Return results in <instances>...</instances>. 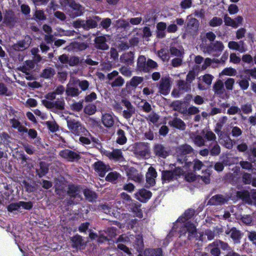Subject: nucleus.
Returning <instances> with one entry per match:
<instances>
[{"instance_id": "nucleus-63", "label": "nucleus", "mask_w": 256, "mask_h": 256, "mask_svg": "<svg viewBox=\"0 0 256 256\" xmlns=\"http://www.w3.org/2000/svg\"><path fill=\"white\" fill-rule=\"evenodd\" d=\"M220 152V148L216 142L210 150V154L212 156H218Z\"/></svg>"}, {"instance_id": "nucleus-58", "label": "nucleus", "mask_w": 256, "mask_h": 256, "mask_svg": "<svg viewBox=\"0 0 256 256\" xmlns=\"http://www.w3.org/2000/svg\"><path fill=\"white\" fill-rule=\"evenodd\" d=\"M235 80L232 78H228L224 82V85L226 90H232L234 88Z\"/></svg>"}, {"instance_id": "nucleus-56", "label": "nucleus", "mask_w": 256, "mask_h": 256, "mask_svg": "<svg viewBox=\"0 0 256 256\" xmlns=\"http://www.w3.org/2000/svg\"><path fill=\"white\" fill-rule=\"evenodd\" d=\"M116 26L118 28H127L130 27V24L128 21L120 19L116 21Z\"/></svg>"}, {"instance_id": "nucleus-15", "label": "nucleus", "mask_w": 256, "mask_h": 256, "mask_svg": "<svg viewBox=\"0 0 256 256\" xmlns=\"http://www.w3.org/2000/svg\"><path fill=\"white\" fill-rule=\"evenodd\" d=\"M104 154L110 160H122L123 156L121 150L118 149L114 150L112 151H104Z\"/></svg>"}, {"instance_id": "nucleus-1", "label": "nucleus", "mask_w": 256, "mask_h": 256, "mask_svg": "<svg viewBox=\"0 0 256 256\" xmlns=\"http://www.w3.org/2000/svg\"><path fill=\"white\" fill-rule=\"evenodd\" d=\"M194 211L193 210L190 209L186 210L184 214L178 218L176 222L178 224H180L184 225L180 232L181 234H184L186 232H188L189 240H191L193 236H194V234L196 232V226L188 221V219L194 214Z\"/></svg>"}, {"instance_id": "nucleus-3", "label": "nucleus", "mask_w": 256, "mask_h": 256, "mask_svg": "<svg viewBox=\"0 0 256 256\" xmlns=\"http://www.w3.org/2000/svg\"><path fill=\"white\" fill-rule=\"evenodd\" d=\"M67 126L68 129L75 135L88 136L90 132L82 126V124L75 120L67 119Z\"/></svg>"}, {"instance_id": "nucleus-34", "label": "nucleus", "mask_w": 256, "mask_h": 256, "mask_svg": "<svg viewBox=\"0 0 256 256\" xmlns=\"http://www.w3.org/2000/svg\"><path fill=\"white\" fill-rule=\"evenodd\" d=\"M120 61L127 64H130L134 61V54L132 52H128L123 54L120 56Z\"/></svg>"}, {"instance_id": "nucleus-23", "label": "nucleus", "mask_w": 256, "mask_h": 256, "mask_svg": "<svg viewBox=\"0 0 256 256\" xmlns=\"http://www.w3.org/2000/svg\"><path fill=\"white\" fill-rule=\"evenodd\" d=\"M188 172L192 170H199L204 166L203 163L200 160L196 159L192 162H185Z\"/></svg>"}, {"instance_id": "nucleus-29", "label": "nucleus", "mask_w": 256, "mask_h": 256, "mask_svg": "<svg viewBox=\"0 0 256 256\" xmlns=\"http://www.w3.org/2000/svg\"><path fill=\"white\" fill-rule=\"evenodd\" d=\"M168 124L170 126L180 130H184L186 128L184 122L181 119L178 118H175L169 121Z\"/></svg>"}, {"instance_id": "nucleus-62", "label": "nucleus", "mask_w": 256, "mask_h": 256, "mask_svg": "<svg viewBox=\"0 0 256 256\" xmlns=\"http://www.w3.org/2000/svg\"><path fill=\"white\" fill-rule=\"evenodd\" d=\"M121 198L122 200V204H124L126 205H130L132 203V200L130 196L125 192L121 194Z\"/></svg>"}, {"instance_id": "nucleus-10", "label": "nucleus", "mask_w": 256, "mask_h": 256, "mask_svg": "<svg viewBox=\"0 0 256 256\" xmlns=\"http://www.w3.org/2000/svg\"><path fill=\"white\" fill-rule=\"evenodd\" d=\"M171 84L169 77H162L159 83L158 88L160 94L164 95H167L169 94L170 90Z\"/></svg>"}, {"instance_id": "nucleus-48", "label": "nucleus", "mask_w": 256, "mask_h": 256, "mask_svg": "<svg viewBox=\"0 0 256 256\" xmlns=\"http://www.w3.org/2000/svg\"><path fill=\"white\" fill-rule=\"evenodd\" d=\"M224 24L227 26H232L234 28H237V24L234 22V20L226 15L224 18Z\"/></svg>"}, {"instance_id": "nucleus-55", "label": "nucleus", "mask_w": 256, "mask_h": 256, "mask_svg": "<svg viewBox=\"0 0 256 256\" xmlns=\"http://www.w3.org/2000/svg\"><path fill=\"white\" fill-rule=\"evenodd\" d=\"M158 56L163 61H168L170 59L168 51L166 50L162 49L159 50Z\"/></svg>"}, {"instance_id": "nucleus-39", "label": "nucleus", "mask_w": 256, "mask_h": 256, "mask_svg": "<svg viewBox=\"0 0 256 256\" xmlns=\"http://www.w3.org/2000/svg\"><path fill=\"white\" fill-rule=\"evenodd\" d=\"M34 67V63L32 60H26L24 65L21 68L22 71L26 74H29L31 70Z\"/></svg>"}, {"instance_id": "nucleus-7", "label": "nucleus", "mask_w": 256, "mask_h": 256, "mask_svg": "<svg viewBox=\"0 0 256 256\" xmlns=\"http://www.w3.org/2000/svg\"><path fill=\"white\" fill-rule=\"evenodd\" d=\"M61 5L63 6H68L72 9L76 10L74 14H70L72 17L80 15L82 12V7L78 4L76 3L74 0H58Z\"/></svg>"}, {"instance_id": "nucleus-45", "label": "nucleus", "mask_w": 256, "mask_h": 256, "mask_svg": "<svg viewBox=\"0 0 256 256\" xmlns=\"http://www.w3.org/2000/svg\"><path fill=\"white\" fill-rule=\"evenodd\" d=\"M66 92L68 96H76L80 94L78 88L69 86H68L66 90Z\"/></svg>"}, {"instance_id": "nucleus-50", "label": "nucleus", "mask_w": 256, "mask_h": 256, "mask_svg": "<svg viewBox=\"0 0 256 256\" xmlns=\"http://www.w3.org/2000/svg\"><path fill=\"white\" fill-rule=\"evenodd\" d=\"M44 124L52 132H55L58 129V126L54 121H47Z\"/></svg>"}, {"instance_id": "nucleus-52", "label": "nucleus", "mask_w": 256, "mask_h": 256, "mask_svg": "<svg viewBox=\"0 0 256 256\" xmlns=\"http://www.w3.org/2000/svg\"><path fill=\"white\" fill-rule=\"evenodd\" d=\"M96 107L94 104H89L84 108V111L86 114L92 115L96 112Z\"/></svg>"}, {"instance_id": "nucleus-2", "label": "nucleus", "mask_w": 256, "mask_h": 256, "mask_svg": "<svg viewBox=\"0 0 256 256\" xmlns=\"http://www.w3.org/2000/svg\"><path fill=\"white\" fill-rule=\"evenodd\" d=\"M117 242L126 243H133L134 247L138 251H140L144 246L142 236L140 234L134 236L133 234H122L118 238Z\"/></svg>"}, {"instance_id": "nucleus-57", "label": "nucleus", "mask_w": 256, "mask_h": 256, "mask_svg": "<svg viewBox=\"0 0 256 256\" xmlns=\"http://www.w3.org/2000/svg\"><path fill=\"white\" fill-rule=\"evenodd\" d=\"M140 204H135L132 208V212L136 216L142 218L143 216L142 212L140 209Z\"/></svg>"}, {"instance_id": "nucleus-61", "label": "nucleus", "mask_w": 256, "mask_h": 256, "mask_svg": "<svg viewBox=\"0 0 256 256\" xmlns=\"http://www.w3.org/2000/svg\"><path fill=\"white\" fill-rule=\"evenodd\" d=\"M124 84V78L122 76H118L110 84L112 87H118L122 86Z\"/></svg>"}, {"instance_id": "nucleus-24", "label": "nucleus", "mask_w": 256, "mask_h": 256, "mask_svg": "<svg viewBox=\"0 0 256 256\" xmlns=\"http://www.w3.org/2000/svg\"><path fill=\"white\" fill-rule=\"evenodd\" d=\"M226 234H229L235 243L240 242V240L242 237L241 232L234 228H232L229 231H226Z\"/></svg>"}, {"instance_id": "nucleus-46", "label": "nucleus", "mask_w": 256, "mask_h": 256, "mask_svg": "<svg viewBox=\"0 0 256 256\" xmlns=\"http://www.w3.org/2000/svg\"><path fill=\"white\" fill-rule=\"evenodd\" d=\"M208 250H210L211 254L214 256H219L220 252L218 246H214V242L210 244L207 247Z\"/></svg>"}, {"instance_id": "nucleus-59", "label": "nucleus", "mask_w": 256, "mask_h": 256, "mask_svg": "<svg viewBox=\"0 0 256 256\" xmlns=\"http://www.w3.org/2000/svg\"><path fill=\"white\" fill-rule=\"evenodd\" d=\"M178 86L179 88L188 91L190 89V84L188 82H185L184 81L179 80L178 81Z\"/></svg>"}, {"instance_id": "nucleus-28", "label": "nucleus", "mask_w": 256, "mask_h": 256, "mask_svg": "<svg viewBox=\"0 0 256 256\" xmlns=\"http://www.w3.org/2000/svg\"><path fill=\"white\" fill-rule=\"evenodd\" d=\"M154 152L157 156L162 158H166L168 154L166 148L162 144H156L154 148Z\"/></svg>"}, {"instance_id": "nucleus-5", "label": "nucleus", "mask_w": 256, "mask_h": 256, "mask_svg": "<svg viewBox=\"0 0 256 256\" xmlns=\"http://www.w3.org/2000/svg\"><path fill=\"white\" fill-rule=\"evenodd\" d=\"M134 148V153L138 158H147L150 156L149 147L144 143L136 144Z\"/></svg>"}, {"instance_id": "nucleus-60", "label": "nucleus", "mask_w": 256, "mask_h": 256, "mask_svg": "<svg viewBox=\"0 0 256 256\" xmlns=\"http://www.w3.org/2000/svg\"><path fill=\"white\" fill-rule=\"evenodd\" d=\"M64 101L62 98L58 99L57 100L54 102V108L61 110H64Z\"/></svg>"}, {"instance_id": "nucleus-25", "label": "nucleus", "mask_w": 256, "mask_h": 256, "mask_svg": "<svg viewBox=\"0 0 256 256\" xmlns=\"http://www.w3.org/2000/svg\"><path fill=\"white\" fill-rule=\"evenodd\" d=\"M228 198L222 195H216L213 196L209 200L208 202L212 205H220L226 202Z\"/></svg>"}, {"instance_id": "nucleus-11", "label": "nucleus", "mask_w": 256, "mask_h": 256, "mask_svg": "<svg viewBox=\"0 0 256 256\" xmlns=\"http://www.w3.org/2000/svg\"><path fill=\"white\" fill-rule=\"evenodd\" d=\"M59 154L61 157L68 162H74L79 160L80 158V154L77 152L68 149L61 150Z\"/></svg>"}, {"instance_id": "nucleus-38", "label": "nucleus", "mask_w": 256, "mask_h": 256, "mask_svg": "<svg viewBox=\"0 0 256 256\" xmlns=\"http://www.w3.org/2000/svg\"><path fill=\"white\" fill-rule=\"evenodd\" d=\"M10 124L12 126L18 130L20 132H27L28 128L22 126L20 122L16 119L10 120Z\"/></svg>"}, {"instance_id": "nucleus-4", "label": "nucleus", "mask_w": 256, "mask_h": 256, "mask_svg": "<svg viewBox=\"0 0 256 256\" xmlns=\"http://www.w3.org/2000/svg\"><path fill=\"white\" fill-rule=\"evenodd\" d=\"M80 193V190L78 186L74 185L70 186L68 190V194L70 197V200L68 202V204H78L82 200Z\"/></svg>"}, {"instance_id": "nucleus-43", "label": "nucleus", "mask_w": 256, "mask_h": 256, "mask_svg": "<svg viewBox=\"0 0 256 256\" xmlns=\"http://www.w3.org/2000/svg\"><path fill=\"white\" fill-rule=\"evenodd\" d=\"M174 174L176 178L177 176H180L182 175L186 172L188 173V170L186 165V162H184V166H183V168H181L179 166H178L174 171Z\"/></svg>"}, {"instance_id": "nucleus-51", "label": "nucleus", "mask_w": 256, "mask_h": 256, "mask_svg": "<svg viewBox=\"0 0 256 256\" xmlns=\"http://www.w3.org/2000/svg\"><path fill=\"white\" fill-rule=\"evenodd\" d=\"M228 118L226 116H222L218 120V122L216 124L215 132L218 133L221 130L223 125L226 122Z\"/></svg>"}, {"instance_id": "nucleus-35", "label": "nucleus", "mask_w": 256, "mask_h": 256, "mask_svg": "<svg viewBox=\"0 0 256 256\" xmlns=\"http://www.w3.org/2000/svg\"><path fill=\"white\" fill-rule=\"evenodd\" d=\"M40 168L36 170V172L39 177L41 178L45 176L48 172V166L44 162H40Z\"/></svg>"}, {"instance_id": "nucleus-18", "label": "nucleus", "mask_w": 256, "mask_h": 256, "mask_svg": "<svg viewBox=\"0 0 256 256\" xmlns=\"http://www.w3.org/2000/svg\"><path fill=\"white\" fill-rule=\"evenodd\" d=\"M31 43V39L30 36H26L24 39L15 44L13 46V48L18 51H22L27 48Z\"/></svg>"}, {"instance_id": "nucleus-37", "label": "nucleus", "mask_w": 256, "mask_h": 256, "mask_svg": "<svg viewBox=\"0 0 256 256\" xmlns=\"http://www.w3.org/2000/svg\"><path fill=\"white\" fill-rule=\"evenodd\" d=\"M72 246L76 248H80L84 244L83 240L80 236L76 235L71 238Z\"/></svg>"}, {"instance_id": "nucleus-14", "label": "nucleus", "mask_w": 256, "mask_h": 256, "mask_svg": "<svg viewBox=\"0 0 256 256\" xmlns=\"http://www.w3.org/2000/svg\"><path fill=\"white\" fill-rule=\"evenodd\" d=\"M194 236H193L192 238H196V240H199L202 242L206 241V236H207L208 240H212L214 237V232L210 230H206L204 232V234L203 232H196H196L194 234Z\"/></svg>"}, {"instance_id": "nucleus-27", "label": "nucleus", "mask_w": 256, "mask_h": 256, "mask_svg": "<svg viewBox=\"0 0 256 256\" xmlns=\"http://www.w3.org/2000/svg\"><path fill=\"white\" fill-rule=\"evenodd\" d=\"M96 47L98 49L106 50L108 49V46L106 44V38L104 36H98L95 38Z\"/></svg>"}, {"instance_id": "nucleus-33", "label": "nucleus", "mask_w": 256, "mask_h": 256, "mask_svg": "<svg viewBox=\"0 0 256 256\" xmlns=\"http://www.w3.org/2000/svg\"><path fill=\"white\" fill-rule=\"evenodd\" d=\"M172 107L174 110L178 111L182 114H186V108L184 107V104L180 101L176 100L172 104Z\"/></svg>"}, {"instance_id": "nucleus-64", "label": "nucleus", "mask_w": 256, "mask_h": 256, "mask_svg": "<svg viewBox=\"0 0 256 256\" xmlns=\"http://www.w3.org/2000/svg\"><path fill=\"white\" fill-rule=\"evenodd\" d=\"M143 80V78L140 76H134L130 81V85L136 86L140 84Z\"/></svg>"}, {"instance_id": "nucleus-54", "label": "nucleus", "mask_w": 256, "mask_h": 256, "mask_svg": "<svg viewBox=\"0 0 256 256\" xmlns=\"http://www.w3.org/2000/svg\"><path fill=\"white\" fill-rule=\"evenodd\" d=\"M222 23V20L220 18L214 17L209 22L210 26L212 27L220 26Z\"/></svg>"}, {"instance_id": "nucleus-8", "label": "nucleus", "mask_w": 256, "mask_h": 256, "mask_svg": "<svg viewBox=\"0 0 256 256\" xmlns=\"http://www.w3.org/2000/svg\"><path fill=\"white\" fill-rule=\"evenodd\" d=\"M122 103L124 106L122 116L126 120H129L135 113L136 109L131 102L126 98L122 99Z\"/></svg>"}, {"instance_id": "nucleus-40", "label": "nucleus", "mask_w": 256, "mask_h": 256, "mask_svg": "<svg viewBox=\"0 0 256 256\" xmlns=\"http://www.w3.org/2000/svg\"><path fill=\"white\" fill-rule=\"evenodd\" d=\"M118 138L116 142L120 144H124L127 140V138L125 136V132L122 130H118L117 132Z\"/></svg>"}, {"instance_id": "nucleus-41", "label": "nucleus", "mask_w": 256, "mask_h": 256, "mask_svg": "<svg viewBox=\"0 0 256 256\" xmlns=\"http://www.w3.org/2000/svg\"><path fill=\"white\" fill-rule=\"evenodd\" d=\"M84 194L86 198L90 202L96 200L97 198L96 194L90 190H85L84 192Z\"/></svg>"}, {"instance_id": "nucleus-12", "label": "nucleus", "mask_w": 256, "mask_h": 256, "mask_svg": "<svg viewBox=\"0 0 256 256\" xmlns=\"http://www.w3.org/2000/svg\"><path fill=\"white\" fill-rule=\"evenodd\" d=\"M238 195L245 202L248 204H256V192H250L248 191L238 192Z\"/></svg>"}, {"instance_id": "nucleus-22", "label": "nucleus", "mask_w": 256, "mask_h": 256, "mask_svg": "<svg viewBox=\"0 0 256 256\" xmlns=\"http://www.w3.org/2000/svg\"><path fill=\"white\" fill-rule=\"evenodd\" d=\"M228 47L230 49L237 50L240 52H244L246 50V48L244 46V42L242 41L239 42L230 41L228 43Z\"/></svg>"}, {"instance_id": "nucleus-30", "label": "nucleus", "mask_w": 256, "mask_h": 256, "mask_svg": "<svg viewBox=\"0 0 256 256\" xmlns=\"http://www.w3.org/2000/svg\"><path fill=\"white\" fill-rule=\"evenodd\" d=\"M128 178L134 182H140L142 180V176L135 168H132L128 173Z\"/></svg>"}, {"instance_id": "nucleus-13", "label": "nucleus", "mask_w": 256, "mask_h": 256, "mask_svg": "<svg viewBox=\"0 0 256 256\" xmlns=\"http://www.w3.org/2000/svg\"><path fill=\"white\" fill-rule=\"evenodd\" d=\"M94 167L96 172L101 177H104L106 172L110 170V168L108 165H106L103 162L100 161L95 162L94 164Z\"/></svg>"}, {"instance_id": "nucleus-19", "label": "nucleus", "mask_w": 256, "mask_h": 256, "mask_svg": "<svg viewBox=\"0 0 256 256\" xmlns=\"http://www.w3.org/2000/svg\"><path fill=\"white\" fill-rule=\"evenodd\" d=\"M214 94L220 96L226 95V91L224 87V83L220 80H216L212 88Z\"/></svg>"}, {"instance_id": "nucleus-6", "label": "nucleus", "mask_w": 256, "mask_h": 256, "mask_svg": "<svg viewBox=\"0 0 256 256\" xmlns=\"http://www.w3.org/2000/svg\"><path fill=\"white\" fill-rule=\"evenodd\" d=\"M192 151L193 149L191 146L186 144L178 146L176 149L178 162L181 164L186 162V155L192 153Z\"/></svg>"}, {"instance_id": "nucleus-53", "label": "nucleus", "mask_w": 256, "mask_h": 256, "mask_svg": "<svg viewBox=\"0 0 256 256\" xmlns=\"http://www.w3.org/2000/svg\"><path fill=\"white\" fill-rule=\"evenodd\" d=\"M214 246H218L219 248H221L224 250H229V246L227 243L220 240H216L214 242Z\"/></svg>"}, {"instance_id": "nucleus-36", "label": "nucleus", "mask_w": 256, "mask_h": 256, "mask_svg": "<svg viewBox=\"0 0 256 256\" xmlns=\"http://www.w3.org/2000/svg\"><path fill=\"white\" fill-rule=\"evenodd\" d=\"M144 254L145 256H162V250L161 248L147 249Z\"/></svg>"}, {"instance_id": "nucleus-31", "label": "nucleus", "mask_w": 256, "mask_h": 256, "mask_svg": "<svg viewBox=\"0 0 256 256\" xmlns=\"http://www.w3.org/2000/svg\"><path fill=\"white\" fill-rule=\"evenodd\" d=\"M240 79L237 81V84H238L241 90H246L250 86L249 81L250 80V77L244 78L242 75L240 76Z\"/></svg>"}, {"instance_id": "nucleus-17", "label": "nucleus", "mask_w": 256, "mask_h": 256, "mask_svg": "<svg viewBox=\"0 0 256 256\" xmlns=\"http://www.w3.org/2000/svg\"><path fill=\"white\" fill-rule=\"evenodd\" d=\"M102 122L106 128L112 127L114 123V116L112 114L105 113L102 116Z\"/></svg>"}, {"instance_id": "nucleus-26", "label": "nucleus", "mask_w": 256, "mask_h": 256, "mask_svg": "<svg viewBox=\"0 0 256 256\" xmlns=\"http://www.w3.org/2000/svg\"><path fill=\"white\" fill-rule=\"evenodd\" d=\"M187 27L188 30L193 31H197L199 28V22L196 18L191 17V16H187Z\"/></svg>"}, {"instance_id": "nucleus-20", "label": "nucleus", "mask_w": 256, "mask_h": 256, "mask_svg": "<svg viewBox=\"0 0 256 256\" xmlns=\"http://www.w3.org/2000/svg\"><path fill=\"white\" fill-rule=\"evenodd\" d=\"M157 176V173L156 170L152 166L148 168V171L146 174V180L148 184L153 186L155 184V178Z\"/></svg>"}, {"instance_id": "nucleus-9", "label": "nucleus", "mask_w": 256, "mask_h": 256, "mask_svg": "<svg viewBox=\"0 0 256 256\" xmlns=\"http://www.w3.org/2000/svg\"><path fill=\"white\" fill-rule=\"evenodd\" d=\"M224 46L222 42L216 41L212 44L206 48L207 52L210 54L214 56H218L220 52L224 50Z\"/></svg>"}, {"instance_id": "nucleus-49", "label": "nucleus", "mask_w": 256, "mask_h": 256, "mask_svg": "<svg viewBox=\"0 0 256 256\" xmlns=\"http://www.w3.org/2000/svg\"><path fill=\"white\" fill-rule=\"evenodd\" d=\"M85 30L94 28L97 26L96 21L93 18L89 19L86 21L84 20Z\"/></svg>"}, {"instance_id": "nucleus-47", "label": "nucleus", "mask_w": 256, "mask_h": 256, "mask_svg": "<svg viewBox=\"0 0 256 256\" xmlns=\"http://www.w3.org/2000/svg\"><path fill=\"white\" fill-rule=\"evenodd\" d=\"M55 74L54 70L52 68H47L43 70L42 76L46 78H49L54 76Z\"/></svg>"}, {"instance_id": "nucleus-21", "label": "nucleus", "mask_w": 256, "mask_h": 256, "mask_svg": "<svg viewBox=\"0 0 256 256\" xmlns=\"http://www.w3.org/2000/svg\"><path fill=\"white\" fill-rule=\"evenodd\" d=\"M122 204L120 201H117L112 206V207H110L107 205H103L102 206V209L104 210L105 213L108 214L110 215H113L114 216L116 217V214L114 212V208H116L117 209L120 210L122 208Z\"/></svg>"}, {"instance_id": "nucleus-32", "label": "nucleus", "mask_w": 256, "mask_h": 256, "mask_svg": "<svg viewBox=\"0 0 256 256\" xmlns=\"http://www.w3.org/2000/svg\"><path fill=\"white\" fill-rule=\"evenodd\" d=\"M146 58L144 56H140L138 60V66L140 70L148 72V69L146 66Z\"/></svg>"}, {"instance_id": "nucleus-42", "label": "nucleus", "mask_w": 256, "mask_h": 256, "mask_svg": "<svg viewBox=\"0 0 256 256\" xmlns=\"http://www.w3.org/2000/svg\"><path fill=\"white\" fill-rule=\"evenodd\" d=\"M162 178L166 182H169L176 178L174 172L172 171H164L162 173Z\"/></svg>"}, {"instance_id": "nucleus-16", "label": "nucleus", "mask_w": 256, "mask_h": 256, "mask_svg": "<svg viewBox=\"0 0 256 256\" xmlns=\"http://www.w3.org/2000/svg\"><path fill=\"white\" fill-rule=\"evenodd\" d=\"M152 192L146 189H141L135 194V198L139 201L144 202L152 196Z\"/></svg>"}, {"instance_id": "nucleus-44", "label": "nucleus", "mask_w": 256, "mask_h": 256, "mask_svg": "<svg viewBox=\"0 0 256 256\" xmlns=\"http://www.w3.org/2000/svg\"><path fill=\"white\" fill-rule=\"evenodd\" d=\"M237 73L236 70L231 67L226 68L220 73V76H235Z\"/></svg>"}]
</instances>
